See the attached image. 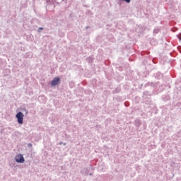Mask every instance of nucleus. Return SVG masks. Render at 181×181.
<instances>
[{
	"mask_svg": "<svg viewBox=\"0 0 181 181\" xmlns=\"http://www.w3.org/2000/svg\"><path fill=\"white\" fill-rule=\"evenodd\" d=\"M177 37L179 39L180 42H181V33L177 35Z\"/></svg>",
	"mask_w": 181,
	"mask_h": 181,
	"instance_id": "8",
	"label": "nucleus"
},
{
	"mask_svg": "<svg viewBox=\"0 0 181 181\" xmlns=\"http://www.w3.org/2000/svg\"><path fill=\"white\" fill-rule=\"evenodd\" d=\"M62 144H64V146H66V143H63Z\"/></svg>",
	"mask_w": 181,
	"mask_h": 181,
	"instance_id": "16",
	"label": "nucleus"
},
{
	"mask_svg": "<svg viewBox=\"0 0 181 181\" xmlns=\"http://www.w3.org/2000/svg\"><path fill=\"white\" fill-rule=\"evenodd\" d=\"M135 125L136 127H139L141 125V120L139 119L135 120Z\"/></svg>",
	"mask_w": 181,
	"mask_h": 181,
	"instance_id": "4",
	"label": "nucleus"
},
{
	"mask_svg": "<svg viewBox=\"0 0 181 181\" xmlns=\"http://www.w3.org/2000/svg\"><path fill=\"white\" fill-rule=\"evenodd\" d=\"M86 29H90V27L87 26L86 27Z\"/></svg>",
	"mask_w": 181,
	"mask_h": 181,
	"instance_id": "14",
	"label": "nucleus"
},
{
	"mask_svg": "<svg viewBox=\"0 0 181 181\" xmlns=\"http://www.w3.org/2000/svg\"><path fill=\"white\" fill-rule=\"evenodd\" d=\"M59 145H63V142H59Z\"/></svg>",
	"mask_w": 181,
	"mask_h": 181,
	"instance_id": "15",
	"label": "nucleus"
},
{
	"mask_svg": "<svg viewBox=\"0 0 181 181\" xmlns=\"http://www.w3.org/2000/svg\"><path fill=\"white\" fill-rule=\"evenodd\" d=\"M23 112L25 113V115H28V114L29 113V111H28V109L23 108L22 109Z\"/></svg>",
	"mask_w": 181,
	"mask_h": 181,
	"instance_id": "5",
	"label": "nucleus"
},
{
	"mask_svg": "<svg viewBox=\"0 0 181 181\" xmlns=\"http://www.w3.org/2000/svg\"><path fill=\"white\" fill-rule=\"evenodd\" d=\"M38 30H43V28L40 27V28H38Z\"/></svg>",
	"mask_w": 181,
	"mask_h": 181,
	"instance_id": "11",
	"label": "nucleus"
},
{
	"mask_svg": "<svg viewBox=\"0 0 181 181\" xmlns=\"http://www.w3.org/2000/svg\"><path fill=\"white\" fill-rule=\"evenodd\" d=\"M124 2H127V4H129L131 2V0H122Z\"/></svg>",
	"mask_w": 181,
	"mask_h": 181,
	"instance_id": "9",
	"label": "nucleus"
},
{
	"mask_svg": "<svg viewBox=\"0 0 181 181\" xmlns=\"http://www.w3.org/2000/svg\"><path fill=\"white\" fill-rule=\"evenodd\" d=\"M23 117H24V115L22 112H18L16 114V117L17 118L18 124H23Z\"/></svg>",
	"mask_w": 181,
	"mask_h": 181,
	"instance_id": "1",
	"label": "nucleus"
},
{
	"mask_svg": "<svg viewBox=\"0 0 181 181\" xmlns=\"http://www.w3.org/2000/svg\"><path fill=\"white\" fill-rule=\"evenodd\" d=\"M16 162L17 163H25V158L23 157V155L19 153L15 157Z\"/></svg>",
	"mask_w": 181,
	"mask_h": 181,
	"instance_id": "2",
	"label": "nucleus"
},
{
	"mask_svg": "<svg viewBox=\"0 0 181 181\" xmlns=\"http://www.w3.org/2000/svg\"><path fill=\"white\" fill-rule=\"evenodd\" d=\"M28 146H29V147L32 146V144H30V143L28 144Z\"/></svg>",
	"mask_w": 181,
	"mask_h": 181,
	"instance_id": "13",
	"label": "nucleus"
},
{
	"mask_svg": "<svg viewBox=\"0 0 181 181\" xmlns=\"http://www.w3.org/2000/svg\"><path fill=\"white\" fill-rule=\"evenodd\" d=\"M91 175H93L92 173L90 174V176H91Z\"/></svg>",
	"mask_w": 181,
	"mask_h": 181,
	"instance_id": "17",
	"label": "nucleus"
},
{
	"mask_svg": "<svg viewBox=\"0 0 181 181\" xmlns=\"http://www.w3.org/2000/svg\"><path fill=\"white\" fill-rule=\"evenodd\" d=\"M116 91H117V93H119V91H121V90L120 89H117Z\"/></svg>",
	"mask_w": 181,
	"mask_h": 181,
	"instance_id": "12",
	"label": "nucleus"
},
{
	"mask_svg": "<svg viewBox=\"0 0 181 181\" xmlns=\"http://www.w3.org/2000/svg\"><path fill=\"white\" fill-rule=\"evenodd\" d=\"M40 100H45L44 102L46 101V98H45V96L43 95H41L39 97V100L40 101Z\"/></svg>",
	"mask_w": 181,
	"mask_h": 181,
	"instance_id": "7",
	"label": "nucleus"
},
{
	"mask_svg": "<svg viewBox=\"0 0 181 181\" xmlns=\"http://www.w3.org/2000/svg\"><path fill=\"white\" fill-rule=\"evenodd\" d=\"M159 28H156L154 30H153V33L156 34V33H159Z\"/></svg>",
	"mask_w": 181,
	"mask_h": 181,
	"instance_id": "6",
	"label": "nucleus"
},
{
	"mask_svg": "<svg viewBox=\"0 0 181 181\" xmlns=\"http://www.w3.org/2000/svg\"><path fill=\"white\" fill-rule=\"evenodd\" d=\"M59 81H60V78L57 77L54 78V79L51 81V86L52 87H54L59 84Z\"/></svg>",
	"mask_w": 181,
	"mask_h": 181,
	"instance_id": "3",
	"label": "nucleus"
},
{
	"mask_svg": "<svg viewBox=\"0 0 181 181\" xmlns=\"http://www.w3.org/2000/svg\"><path fill=\"white\" fill-rule=\"evenodd\" d=\"M124 105H125V107H129V103L125 102Z\"/></svg>",
	"mask_w": 181,
	"mask_h": 181,
	"instance_id": "10",
	"label": "nucleus"
}]
</instances>
